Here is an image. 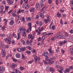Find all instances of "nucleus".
<instances>
[{"mask_svg":"<svg viewBox=\"0 0 73 73\" xmlns=\"http://www.w3.org/2000/svg\"><path fill=\"white\" fill-rule=\"evenodd\" d=\"M22 36L23 37H25L26 36V33L25 31H23L22 33Z\"/></svg>","mask_w":73,"mask_h":73,"instance_id":"aec40b11","label":"nucleus"},{"mask_svg":"<svg viewBox=\"0 0 73 73\" xmlns=\"http://www.w3.org/2000/svg\"><path fill=\"white\" fill-rule=\"evenodd\" d=\"M22 56V57L23 58V59H25V56H24V54H21Z\"/></svg>","mask_w":73,"mask_h":73,"instance_id":"864d4df0","label":"nucleus"},{"mask_svg":"<svg viewBox=\"0 0 73 73\" xmlns=\"http://www.w3.org/2000/svg\"><path fill=\"white\" fill-rule=\"evenodd\" d=\"M61 51L62 52V54H64L65 53V51L63 49H62Z\"/></svg>","mask_w":73,"mask_h":73,"instance_id":"c03bdc74","label":"nucleus"},{"mask_svg":"<svg viewBox=\"0 0 73 73\" xmlns=\"http://www.w3.org/2000/svg\"><path fill=\"white\" fill-rule=\"evenodd\" d=\"M42 35L43 36H46V35H47V34L46 32L43 33H42Z\"/></svg>","mask_w":73,"mask_h":73,"instance_id":"4c0bfd02","label":"nucleus"},{"mask_svg":"<svg viewBox=\"0 0 73 73\" xmlns=\"http://www.w3.org/2000/svg\"><path fill=\"white\" fill-rule=\"evenodd\" d=\"M56 16H57L58 17H60V16H61V15L59 13H57L56 14Z\"/></svg>","mask_w":73,"mask_h":73,"instance_id":"6ab92c4d","label":"nucleus"},{"mask_svg":"<svg viewBox=\"0 0 73 73\" xmlns=\"http://www.w3.org/2000/svg\"><path fill=\"white\" fill-rule=\"evenodd\" d=\"M48 53L47 52H45L44 53V56L45 57H48Z\"/></svg>","mask_w":73,"mask_h":73,"instance_id":"dca6fc26","label":"nucleus"},{"mask_svg":"<svg viewBox=\"0 0 73 73\" xmlns=\"http://www.w3.org/2000/svg\"><path fill=\"white\" fill-rule=\"evenodd\" d=\"M31 53V52L29 50H27L26 51V53H27V54H30Z\"/></svg>","mask_w":73,"mask_h":73,"instance_id":"e433bc0d","label":"nucleus"},{"mask_svg":"<svg viewBox=\"0 0 73 73\" xmlns=\"http://www.w3.org/2000/svg\"><path fill=\"white\" fill-rule=\"evenodd\" d=\"M53 33H50L47 34V35H53Z\"/></svg>","mask_w":73,"mask_h":73,"instance_id":"bf43d9fd","label":"nucleus"},{"mask_svg":"<svg viewBox=\"0 0 73 73\" xmlns=\"http://www.w3.org/2000/svg\"><path fill=\"white\" fill-rule=\"evenodd\" d=\"M55 26L53 25L51 27L52 28V30H54V29H55Z\"/></svg>","mask_w":73,"mask_h":73,"instance_id":"603ef678","label":"nucleus"},{"mask_svg":"<svg viewBox=\"0 0 73 73\" xmlns=\"http://www.w3.org/2000/svg\"><path fill=\"white\" fill-rule=\"evenodd\" d=\"M12 15L14 17H17V15L15 13H13L12 14Z\"/></svg>","mask_w":73,"mask_h":73,"instance_id":"3c124183","label":"nucleus"},{"mask_svg":"<svg viewBox=\"0 0 73 73\" xmlns=\"http://www.w3.org/2000/svg\"><path fill=\"white\" fill-rule=\"evenodd\" d=\"M60 45H61V46H62V45H63V44H64L63 43V42H61L60 43Z\"/></svg>","mask_w":73,"mask_h":73,"instance_id":"37998d69","label":"nucleus"},{"mask_svg":"<svg viewBox=\"0 0 73 73\" xmlns=\"http://www.w3.org/2000/svg\"><path fill=\"white\" fill-rule=\"evenodd\" d=\"M26 48H27V49H28L29 50H31V47L29 46H27L26 47Z\"/></svg>","mask_w":73,"mask_h":73,"instance_id":"c9c22d12","label":"nucleus"},{"mask_svg":"<svg viewBox=\"0 0 73 73\" xmlns=\"http://www.w3.org/2000/svg\"><path fill=\"white\" fill-rule=\"evenodd\" d=\"M35 10V9L34 7H31L30 10V11L31 12H34Z\"/></svg>","mask_w":73,"mask_h":73,"instance_id":"4468645a","label":"nucleus"},{"mask_svg":"<svg viewBox=\"0 0 73 73\" xmlns=\"http://www.w3.org/2000/svg\"><path fill=\"white\" fill-rule=\"evenodd\" d=\"M58 36H58V38H61V37L62 38V37H64V36L63 35H58Z\"/></svg>","mask_w":73,"mask_h":73,"instance_id":"393cba45","label":"nucleus"},{"mask_svg":"<svg viewBox=\"0 0 73 73\" xmlns=\"http://www.w3.org/2000/svg\"><path fill=\"white\" fill-rule=\"evenodd\" d=\"M21 70H24V69H25V68L23 67H20Z\"/></svg>","mask_w":73,"mask_h":73,"instance_id":"49530a36","label":"nucleus"},{"mask_svg":"<svg viewBox=\"0 0 73 73\" xmlns=\"http://www.w3.org/2000/svg\"><path fill=\"white\" fill-rule=\"evenodd\" d=\"M12 59L13 61H14L15 62H17V60L16 59L14 58H12Z\"/></svg>","mask_w":73,"mask_h":73,"instance_id":"2f4dec72","label":"nucleus"},{"mask_svg":"<svg viewBox=\"0 0 73 73\" xmlns=\"http://www.w3.org/2000/svg\"><path fill=\"white\" fill-rule=\"evenodd\" d=\"M5 46L6 48H8L9 47V45L8 44H7L6 45H5Z\"/></svg>","mask_w":73,"mask_h":73,"instance_id":"8fccbe9b","label":"nucleus"},{"mask_svg":"<svg viewBox=\"0 0 73 73\" xmlns=\"http://www.w3.org/2000/svg\"><path fill=\"white\" fill-rule=\"evenodd\" d=\"M15 56L17 58H20V57H21V56L20 55V53H18L16 54L15 55Z\"/></svg>","mask_w":73,"mask_h":73,"instance_id":"9b49d317","label":"nucleus"},{"mask_svg":"<svg viewBox=\"0 0 73 73\" xmlns=\"http://www.w3.org/2000/svg\"><path fill=\"white\" fill-rule=\"evenodd\" d=\"M70 4H72V5H73V0L71 1Z\"/></svg>","mask_w":73,"mask_h":73,"instance_id":"774afa93","label":"nucleus"},{"mask_svg":"<svg viewBox=\"0 0 73 73\" xmlns=\"http://www.w3.org/2000/svg\"><path fill=\"white\" fill-rule=\"evenodd\" d=\"M25 31V28L23 27H21L18 30V32L19 33H21L23 31Z\"/></svg>","mask_w":73,"mask_h":73,"instance_id":"39448f33","label":"nucleus"},{"mask_svg":"<svg viewBox=\"0 0 73 73\" xmlns=\"http://www.w3.org/2000/svg\"><path fill=\"white\" fill-rule=\"evenodd\" d=\"M11 67L12 68H15V64H13L11 66Z\"/></svg>","mask_w":73,"mask_h":73,"instance_id":"bb28decb","label":"nucleus"},{"mask_svg":"<svg viewBox=\"0 0 73 73\" xmlns=\"http://www.w3.org/2000/svg\"><path fill=\"white\" fill-rule=\"evenodd\" d=\"M7 1H9V5L13 4L14 3V0H7Z\"/></svg>","mask_w":73,"mask_h":73,"instance_id":"0eeeda50","label":"nucleus"},{"mask_svg":"<svg viewBox=\"0 0 73 73\" xmlns=\"http://www.w3.org/2000/svg\"><path fill=\"white\" fill-rule=\"evenodd\" d=\"M45 0H41V2H40V5H41L40 7L41 8H43V6H44V4L43 3V2H44Z\"/></svg>","mask_w":73,"mask_h":73,"instance_id":"423d86ee","label":"nucleus"},{"mask_svg":"<svg viewBox=\"0 0 73 73\" xmlns=\"http://www.w3.org/2000/svg\"><path fill=\"white\" fill-rule=\"evenodd\" d=\"M39 25L40 26V27L42 26V22H39Z\"/></svg>","mask_w":73,"mask_h":73,"instance_id":"f704fd0d","label":"nucleus"},{"mask_svg":"<svg viewBox=\"0 0 73 73\" xmlns=\"http://www.w3.org/2000/svg\"><path fill=\"white\" fill-rule=\"evenodd\" d=\"M50 71L51 72V73H53L54 72V69L52 67H50Z\"/></svg>","mask_w":73,"mask_h":73,"instance_id":"ddd939ff","label":"nucleus"},{"mask_svg":"<svg viewBox=\"0 0 73 73\" xmlns=\"http://www.w3.org/2000/svg\"><path fill=\"white\" fill-rule=\"evenodd\" d=\"M12 44L13 45H15V41L14 40H13L12 41Z\"/></svg>","mask_w":73,"mask_h":73,"instance_id":"e2e57ef3","label":"nucleus"},{"mask_svg":"<svg viewBox=\"0 0 73 73\" xmlns=\"http://www.w3.org/2000/svg\"><path fill=\"white\" fill-rule=\"evenodd\" d=\"M70 51L72 55H73V48H70Z\"/></svg>","mask_w":73,"mask_h":73,"instance_id":"4be33fe9","label":"nucleus"},{"mask_svg":"<svg viewBox=\"0 0 73 73\" xmlns=\"http://www.w3.org/2000/svg\"><path fill=\"white\" fill-rule=\"evenodd\" d=\"M48 51L49 52V54H50L51 56L53 55V51L52 50V49L50 48L48 49Z\"/></svg>","mask_w":73,"mask_h":73,"instance_id":"1a4fd4ad","label":"nucleus"},{"mask_svg":"<svg viewBox=\"0 0 73 73\" xmlns=\"http://www.w3.org/2000/svg\"><path fill=\"white\" fill-rule=\"evenodd\" d=\"M5 28H6V27H5V26H3L1 27L2 31H4V30H5Z\"/></svg>","mask_w":73,"mask_h":73,"instance_id":"a211bd4d","label":"nucleus"},{"mask_svg":"<svg viewBox=\"0 0 73 73\" xmlns=\"http://www.w3.org/2000/svg\"><path fill=\"white\" fill-rule=\"evenodd\" d=\"M4 67L3 66H1L0 67V70L1 72H3L5 70V69L4 68Z\"/></svg>","mask_w":73,"mask_h":73,"instance_id":"2eb2a0df","label":"nucleus"},{"mask_svg":"<svg viewBox=\"0 0 73 73\" xmlns=\"http://www.w3.org/2000/svg\"><path fill=\"white\" fill-rule=\"evenodd\" d=\"M59 48H57V49H56V53H58V52L59 51Z\"/></svg>","mask_w":73,"mask_h":73,"instance_id":"09e8293b","label":"nucleus"},{"mask_svg":"<svg viewBox=\"0 0 73 73\" xmlns=\"http://www.w3.org/2000/svg\"><path fill=\"white\" fill-rule=\"evenodd\" d=\"M14 24V20H11L9 23V24L10 25H13Z\"/></svg>","mask_w":73,"mask_h":73,"instance_id":"9d476101","label":"nucleus"},{"mask_svg":"<svg viewBox=\"0 0 73 73\" xmlns=\"http://www.w3.org/2000/svg\"><path fill=\"white\" fill-rule=\"evenodd\" d=\"M70 68H66V69L65 71L66 72H69V71L70 70Z\"/></svg>","mask_w":73,"mask_h":73,"instance_id":"cd10ccee","label":"nucleus"},{"mask_svg":"<svg viewBox=\"0 0 73 73\" xmlns=\"http://www.w3.org/2000/svg\"><path fill=\"white\" fill-rule=\"evenodd\" d=\"M8 35H9V36L8 38L9 39V40L8 38H5L4 39L5 40V41L6 42H7V44H10L11 43V34H8Z\"/></svg>","mask_w":73,"mask_h":73,"instance_id":"f257e3e1","label":"nucleus"},{"mask_svg":"<svg viewBox=\"0 0 73 73\" xmlns=\"http://www.w3.org/2000/svg\"><path fill=\"white\" fill-rule=\"evenodd\" d=\"M28 25L29 27V28L27 30V32L28 33H29L30 31H31V30H32V23H29L28 24Z\"/></svg>","mask_w":73,"mask_h":73,"instance_id":"f03ea898","label":"nucleus"},{"mask_svg":"<svg viewBox=\"0 0 73 73\" xmlns=\"http://www.w3.org/2000/svg\"><path fill=\"white\" fill-rule=\"evenodd\" d=\"M28 37L30 39V38L31 39L32 38V35L31 34H29L28 35Z\"/></svg>","mask_w":73,"mask_h":73,"instance_id":"5701e85b","label":"nucleus"},{"mask_svg":"<svg viewBox=\"0 0 73 73\" xmlns=\"http://www.w3.org/2000/svg\"><path fill=\"white\" fill-rule=\"evenodd\" d=\"M38 30H39V32L38 33H37L38 35H40V32L41 31H43V30L44 29V28L42 27L40 29V27L38 28Z\"/></svg>","mask_w":73,"mask_h":73,"instance_id":"7ed1b4c3","label":"nucleus"},{"mask_svg":"<svg viewBox=\"0 0 73 73\" xmlns=\"http://www.w3.org/2000/svg\"><path fill=\"white\" fill-rule=\"evenodd\" d=\"M69 68L70 70V69H72V70H73V66L69 67Z\"/></svg>","mask_w":73,"mask_h":73,"instance_id":"680f3d73","label":"nucleus"},{"mask_svg":"<svg viewBox=\"0 0 73 73\" xmlns=\"http://www.w3.org/2000/svg\"><path fill=\"white\" fill-rule=\"evenodd\" d=\"M21 42L23 43L24 45H25V42L24 40H23V39H21Z\"/></svg>","mask_w":73,"mask_h":73,"instance_id":"f3484780","label":"nucleus"},{"mask_svg":"<svg viewBox=\"0 0 73 73\" xmlns=\"http://www.w3.org/2000/svg\"><path fill=\"white\" fill-rule=\"evenodd\" d=\"M45 59V61H46L49 62V57H48V56H47V57H46Z\"/></svg>","mask_w":73,"mask_h":73,"instance_id":"a878e982","label":"nucleus"},{"mask_svg":"<svg viewBox=\"0 0 73 73\" xmlns=\"http://www.w3.org/2000/svg\"><path fill=\"white\" fill-rule=\"evenodd\" d=\"M8 6H6L5 8V11H8Z\"/></svg>","mask_w":73,"mask_h":73,"instance_id":"052dcab7","label":"nucleus"},{"mask_svg":"<svg viewBox=\"0 0 73 73\" xmlns=\"http://www.w3.org/2000/svg\"><path fill=\"white\" fill-rule=\"evenodd\" d=\"M16 73H20L21 72L19 70H15Z\"/></svg>","mask_w":73,"mask_h":73,"instance_id":"58836bf2","label":"nucleus"},{"mask_svg":"<svg viewBox=\"0 0 73 73\" xmlns=\"http://www.w3.org/2000/svg\"><path fill=\"white\" fill-rule=\"evenodd\" d=\"M27 44H29V42H29V40L28 39L27 40Z\"/></svg>","mask_w":73,"mask_h":73,"instance_id":"6e6d98bb","label":"nucleus"},{"mask_svg":"<svg viewBox=\"0 0 73 73\" xmlns=\"http://www.w3.org/2000/svg\"><path fill=\"white\" fill-rule=\"evenodd\" d=\"M17 13V15H19V13H21V9H19Z\"/></svg>","mask_w":73,"mask_h":73,"instance_id":"a19ab883","label":"nucleus"},{"mask_svg":"<svg viewBox=\"0 0 73 73\" xmlns=\"http://www.w3.org/2000/svg\"><path fill=\"white\" fill-rule=\"evenodd\" d=\"M47 19L48 20V22H50V20H49V16L47 17Z\"/></svg>","mask_w":73,"mask_h":73,"instance_id":"5fc2aeb1","label":"nucleus"},{"mask_svg":"<svg viewBox=\"0 0 73 73\" xmlns=\"http://www.w3.org/2000/svg\"><path fill=\"white\" fill-rule=\"evenodd\" d=\"M36 9H38L40 8V5L39 3H36L35 5Z\"/></svg>","mask_w":73,"mask_h":73,"instance_id":"f8f14e48","label":"nucleus"},{"mask_svg":"<svg viewBox=\"0 0 73 73\" xmlns=\"http://www.w3.org/2000/svg\"><path fill=\"white\" fill-rule=\"evenodd\" d=\"M48 1L49 4H51V3H52V0H48Z\"/></svg>","mask_w":73,"mask_h":73,"instance_id":"13d9d810","label":"nucleus"},{"mask_svg":"<svg viewBox=\"0 0 73 73\" xmlns=\"http://www.w3.org/2000/svg\"><path fill=\"white\" fill-rule=\"evenodd\" d=\"M40 16L41 18H42V19H44V15H43L42 14H40Z\"/></svg>","mask_w":73,"mask_h":73,"instance_id":"c756f323","label":"nucleus"},{"mask_svg":"<svg viewBox=\"0 0 73 73\" xmlns=\"http://www.w3.org/2000/svg\"><path fill=\"white\" fill-rule=\"evenodd\" d=\"M50 67L49 66L47 67V70H49V71H50Z\"/></svg>","mask_w":73,"mask_h":73,"instance_id":"0e129e2a","label":"nucleus"},{"mask_svg":"<svg viewBox=\"0 0 73 73\" xmlns=\"http://www.w3.org/2000/svg\"><path fill=\"white\" fill-rule=\"evenodd\" d=\"M34 38H35L34 36H32V38L30 40V43H31H31H32L33 42V40H32L34 39Z\"/></svg>","mask_w":73,"mask_h":73,"instance_id":"412c9836","label":"nucleus"},{"mask_svg":"<svg viewBox=\"0 0 73 73\" xmlns=\"http://www.w3.org/2000/svg\"><path fill=\"white\" fill-rule=\"evenodd\" d=\"M22 21H21L23 22V23H25V18L24 17H23L22 19Z\"/></svg>","mask_w":73,"mask_h":73,"instance_id":"b1692460","label":"nucleus"},{"mask_svg":"<svg viewBox=\"0 0 73 73\" xmlns=\"http://www.w3.org/2000/svg\"><path fill=\"white\" fill-rule=\"evenodd\" d=\"M44 21L45 24H47L48 23V20L47 19H44Z\"/></svg>","mask_w":73,"mask_h":73,"instance_id":"a18cd8bd","label":"nucleus"},{"mask_svg":"<svg viewBox=\"0 0 73 73\" xmlns=\"http://www.w3.org/2000/svg\"><path fill=\"white\" fill-rule=\"evenodd\" d=\"M5 52H6L4 50H3L1 51V54H2L3 57H4L5 56Z\"/></svg>","mask_w":73,"mask_h":73,"instance_id":"6e6552de","label":"nucleus"},{"mask_svg":"<svg viewBox=\"0 0 73 73\" xmlns=\"http://www.w3.org/2000/svg\"><path fill=\"white\" fill-rule=\"evenodd\" d=\"M46 9V7H45L44 8H43L41 10L42 11H45Z\"/></svg>","mask_w":73,"mask_h":73,"instance_id":"ea45409f","label":"nucleus"},{"mask_svg":"<svg viewBox=\"0 0 73 73\" xmlns=\"http://www.w3.org/2000/svg\"><path fill=\"white\" fill-rule=\"evenodd\" d=\"M50 62V64H54V61H52V62Z\"/></svg>","mask_w":73,"mask_h":73,"instance_id":"69168bd1","label":"nucleus"},{"mask_svg":"<svg viewBox=\"0 0 73 73\" xmlns=\"http://www.w3.org/2000/svg\"><path fill=\"white\" fill-rule=\"evenodd\" d=\"M2 3L3 4H5L6 3H5V0L2 1Z\"/></svg>","mask_w":73,"mask_h":73,"instance_id":"338daca9","label":"nucleus"},{"mask_svg":"<svg viewBox=\"0 0 73 73\" xmlns=\"http://www.w3.org/2000/svg\"><path fill=\"white\" fill-rule=\"evenodd\" d=\"M58 71L60 73H62L63 72H64V71H63V70H62H62H58Z\"/></svg>","mask_w":73,"mask_h":73,"instance_id":"79ce46f5","label":"nucleus"},{"mask_svg":"<svg viewBox=\"0 0 73 73\" xmlns=\"http://www.w3.org/2000/svg\"><path fill=\"white\" fill-rule=\"evenodd\" d=\"M25 50V48L23 47L21 48V51H22V52H24Z\"/></svg>","mask_w":73,"mask_h":73,"instance_id":"c85d7f7f","label":"nucleus"},{"mask_svg":"<svg viewBox=\"0 0 73 73\" xmlns=\"http://www.w3.org/2000/svg\"><path fill=\"white\" fill-rule=\"evenodd\" d=\"M17 50L18 52H21V48H17Z\"/></svg>","mask_w":73,"mask_h":73,"instance_id":"473e14b6","label":"nucleus"},{"mask_svg":"<svg viewBox=\"0 0 73 73\" xmlns=\"http://www.w3.org/2000/svg\"><path fill=\"white\" fill-rule=\"evenodd\" d=\"M34 61V60L32 61H30L28 62V64H32V62Z\"/></svg>","mask_w":73,"mask_h":73,"instance_id":"7c9ffc66","label":"nucleus"},{"mask_svg":"<svg viewBox=\"0 0 73 73\" xmlns=\"http://www.w3.org/2000/svg\"><path fill=\"white\" fill-rule=\"evenodd\" d=\"M52 60H53L52 59V58H51L49 59V60H48V62H51V61H52Z\"/></svg>","mask_w":73,"mask_h":73,"instance_id":"4d7b16f0","label":"nucleus"},{"mask_svg":"<svg viewBox=\"0 0 73 73\" xmlns=\"http://www.w3.org/2000/svg\"><path fill=\"white\" fill-rule=\"evenodd\" d=\"M58 37H60V36L58 35V34L56 35L54 37H52L51 38L52 41L55 40L56 38H58Z\"/></svg>","mask_w":73,"mask_h":73,"instance_id":"20e7f679","label":"nucleus"},{"mask_svg":"<svg viewBox=\"0 0 73 73\" xmlns=\"http://www.w3.org/2000/svg\"><path fill=\"white\" fill-rule=\"evenodd\" d=\"M55 67L56 69H58V68H60V66L58 65H56Z\"/></svg>","mask_w":73,"mask_h":73,"instance_id":"72a5a7b5","label":"nucleus"},{"mask_svg":"<svg viewBox=\"0 0 73 73\" xmlns=\"http://www.w3.org/2000/svg\"><path fill=\"white\" fill-rule=\"evenodd\" d=\"M62 42L64 44H66V43L67 42H68L66 40H64V41Z\"/></svg>","mask_w":73,"mask_h":73,"instance_id":"de8ad7c7","label":"nucleus"}]
</instances>
